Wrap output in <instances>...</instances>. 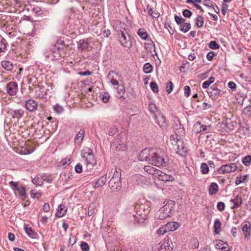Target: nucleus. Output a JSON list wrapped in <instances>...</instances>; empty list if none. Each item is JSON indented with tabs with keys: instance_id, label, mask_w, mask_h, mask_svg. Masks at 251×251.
I'll list each match as a JSON object with an SVG mask.
<instances>
[{
	"instance_id": "obj_1",
	"label": "nucleus",
	"mask_w": 251,
	"mask_h": 251,
	"mask_svg": "<svg viewBox=\"0 0 251 251\" xmlns=\"http://www.w3.org/2000/svg\"><path fill=\"white\" fill-rule=\"evenodd\" d=\"M169 159L164 152L159 149H153L151 152L149 163L157 167H166L168 164Z\"/></svg>"
},
{
	"instance_id": "obj_2",
	"label": "nucleus",
	"mask_w": 251,
	"mask_h": 251,
	"mask_svg": "<svg viewBox=\"0 0 251 251\" xmlns=\"http://www.w3.org/2000/svg\"><path fill=\"white\" fill-rule=\"evenodd\" d=\"M81 155L85 160L87 170H91L97 163L92 149L85 148L81 151Z\"/></svg>"
},
{
	"instance_id": "obj_3",
	"label": "nucleus",
	"mask_w": 251,
	"mask_h": 251,
	"mask_svg": "<svg viewBox=\"0 0 251 251\" xmlns=\"http://www.w3.org/2000/svg\"><path fill=\"white\" fill-rule=\"evenodd\" d=\"M137 211L135 214L133 215L135 224H143L144 223L147 215L150 212L149 208H145L144 205H138L135 207Z\"/></svg>"
},
{
	"instance_id": "obj_4",
	"label": "nucleus",
	"mask_w": 251,
	"mask_h": 251,
	"mask_svg": "<svg viewBox=\"0 0 251 251\" xmlns=\"http://www.w3.org/2000/svg\"><path fill=\"white\" fill-rule=\"evenodd\" d=\"M110 176L112 175V177L109 181V186L112 191L119 190L121 187V173L118 172L116 168L112 169L109 173Z\"/></svg>"
},
{
	"instance_id": "obj_5",
	"label": "nucleus",
	"mask_w": 251,
	"mask_h": 251,
	"mask_svg": "<svg viewBox=\"0 0 251 251\" xmlns=\"http://www.w3.org/2000/svg\"><path fill=\"white\" fill-rule=\"evenodd\" d=\"M171 208L169 205L166 204L162 208L155 212L154 214V218L157 220H163L166 218L171 216Z\"/></svg>"
},
{
	"instance_id": "obj_6",
	"label": "nucleus",
	"mask_w": 251,
	"mask_h": 251,
	"mask_svg": "<svg viewBox=\"0 0 251 251\" xmlns=\"http://www.w3.org/2000/svg\"><path fill=\"white\" fill-rule=\"evenodd\" d=\"M119 42L120 44L125 48L130 49L132 46L131 36L128 32L126 33H122L117 35Z\"/></svg>"
},
{
	"instance_id": "obj_7",
	"label": "nucleus",
	"mask_w": 251,
	"mask_h": 251,
	"mask_svg": "<svg viewBox=\"0 0 251 251\" xmlns=\"http://www.w3.org/2000/svg\"><path fill=\"white\" fill-rule=\"evenodd\" d=\"M9 185L15 192H18L21 199L25 201L26 197L25 188L22 185H19L17 182L13 181H11Z\"/></svg>"
},
{
	"instance_id": "obj_8",
	"label": "nucleus",
	"mask_w": 251,
	"mask_h": 251,
	"mask_svg": "<svg viewBox=\"0 0 251 251\" xmlns=\"http://www.w3.org/2000/svg\"><path fill=\"white\" fill-rule=\"evenodd\" d=\"M126 25L119 20L115 21L113 24V27L117 33V35L122 33H126L128 32Z\"/></svg>"
},
{
	"instance_id": "obj_9",
	"label": "nucleus",
	"mask_w": 251,
	"mask_h": 251,
	"mask_svg": "<svg viewBox=\"0 0 251 251\" xmlns=\"http://www.w3.org/2000/svg\"><path fill=\"white\" fill-rule=\"evenodd\" d=\"M237 169V166L234 163H229L222 165L218 169V172L220 174H225L234 172Z\"/></svg>"
},
{
	"instance_id": "obj_10",
	"label": "nucleus",
	"mask_w": 251,
	"mask_h": 251,
	"mask_svg": "<svg viewBox=\"0 0 251 251\" xmlns=\"http://www.w3.org/2000/svg\"><path fill=\"white\" fill-rule=\"evenodd\" d=\"M154 118L156 124L162 129H165L167 128V123L166 121V118L164 115L161 113H159L157 114H154Z\"/></svg>"
},
{
	"instance_id": "obj_11",
	"label": "nucleus",
	"mask_w": 251,
	"mask_h": 251,
	"mask_svg": "<svg viewBox=\"0 0 251 251\" xmlns=\"http://www.w3.org/2000/svg\"><path fill=\"white\" fill-rule=\"evenodd\" d=\"M176 145H174L175 150L176 152L181 156H184L187 153V148L185 147L183 143L180 140L176 141Z\"/></svg>"
},
{
	"instance_id": "obj_12",
	"label": "nucleus",
	"mask_w": 251,
	"mask_h": 251,
	"mask_svg": "<svg viewBox=\"0 0 251 251\" xmlns=\"http://www.w3.org/2000/svg\"><path fill=\"white\" fill-rule=\"evenodd\" d=\"M153 149H145L139 154V160L141 161H147L149 163V159H151V152Z\"/></svg>"
},
{
	"instance_id": "obj_13",
	"label": "nucleus",
	"mask_w": 251,
	"mask_h": 251,
	"mask_svg": "<svg viewBox=\"0 0 251 251\" xmlns=\"http://www.w3.org/2000/svg\"><path fill=\"white\" fill-rule=\"evenodd\" d=\"M18 90V85L16 82L11 81L6 85V92L11 96L16 94Z\"/></svg>"
},
{
	"instance_id": "obj_14",
	"label": "nucleus",
	"mask_w": 251,
	"mask_h": 251,
	"mask_svg": "<svg viewBox=\"0 0 251 251\" xmlns=\"http://www.w3.org/2000/svg\"><path fill=\"white\" fill-rule=\"evenodd\" d=\"M207 93L212 100H216L220 96V90L217 88V85L215 84L207 91Z\"/></svg>"
},
{
	"instance_id": "obj_15",
	"label": "nucleus",
	"mask_w": 251,
	"mask_h": 251,
	"mask_svg": "<svg viewBox=\"0 0 251 251\" xmlns=\"http://www.w3.org/2000/svg\"><path fill=\"white\" fill-rule=\"evenodd\" d=\"M25 107L29 112H34L37 109L38 104L32 99H29L25 101Z\"/></svg>"
},
{
	"instance_id": "obj_16",
	"label": "nucleus",
	"mask_w": 251,
	"mask_h": 251,
	"mask_svg": "<svg viewBox=\"0 0 251 251\" xmlns=\"http://www.w3.org/2000/svg\"><path fill=\"white\" fill-rule=\"evenodd\" d=\"M241 228L242 231L244 234V237L245 238L249 239L251 236V224L249 222H244L243 223L241 226Z\"/></svg>"
},
{
	"instance_id": "obj_17",
	"label": "nucleus",
	"mask_w": 251,
	"mask_h": 251,
	"mask_svg": "<svg viewBox=\"0 0 251 251\" xmlns=\"http://www.w3.org/2000/svg\"><path fill=\"white\" fill-rule=\"evenodd\" d=\"M78 48L81 51H88L91 49L89 42L85 40H80L79 41Z\"/></svg>"
},
{
	"instance_id": "obj_18",
	"label": "nucleus",
	"mask_w": 251,
	"mask_h": 251,
	"mask_svg": "<svg viewBox=\"0 0 251 251\" xmlns=\"http://www.w3.org/2000/svg\"><path fill=\"white\" fill-rule=\"evenodd\" d=\"M10 114L12 118L19 120V119L23 116L24 114V111L22 109L12 110L10 112Z\"/></svg>"
},
{
	"instance_id": "obj_19",
	"label": "nucleus",
	"mask_w": 251,
	"mask_h": 251,
	"mask_svg": "<svg viewBox=\"0 0 251 251\" xmlns=\"http://www.w3.org/2000/svg\"><path fill=\"white\" fill-rule=\"evenodd\" d=\"M144 169L146 172L154 176L155 177H157L158 174H161V171L151 166H145Z\"/></svg>"
},
{
	"instance_id": "obj_20",
	"label": "nucleus",
	"mask_w": 251,
	"mask_h": 251,
	"mask_svg": "<svg viewBox=\"0 0 251 251\" xmlns=\"http://www.w3.org/2000/svg\"><path fill=\"white\" fill-rule=\"evenodd\" d=\"M24 230L26 234L31 238L34 239L36 238L37 233L29 226L28 224L24 225Z\"/></svg>"
},
{
	"instance_id": "obj_21",
	"label": "nucleus",
	"mask_w": 251,
	"mask_h": 251,
	"mask_svg": "<svg viewBox=\"0 0 251 251\" xmlns=\"http://www.w3.org/2000/svg\"><path fill=\"white\" fill-rule=\"evenodd\" d=\"M145 48L148 52L152 53V51H153V52H154V54H152V55L157 54V53L155 51V44L151 40L149 42L146 43L145 44Z\"/></svg>"
},
{
	"instance_id": "obj_22",
	"label": "nucleus",
	"mask_w": 251,
	"mask_h": 251,
	"mask_svg": "<svg viewBox=\"0 0 251 251\" xmlns=\"http://www.w3.org/2000/svg\"><path fill=\"white\" fill-rule=\"evenodd\" d=\"M168 231H173L179 227L180 224L176 222H170L166 225Z\"/></svg>"
},
{
	"instance_id": "obj_23",
	"label": "nucleus",
	"mask_w": 251,
	"mask_h": 251,
	"mask_svg": "<svg viewBox=\"0 0 251 251\" xmlns=\"http://www.w3.org/2000/svg\"><path fill=\"white\" fill-rule=\"evenodd\" d=\"M67 208L65 205L60 204L55 214L56 216L59 218L64 216L67 212Z\"/></svg>"
},
{
	"instance_id": "obj_24",
	"label": "nucleus",
	"mask_w": 251,
	"mask_h": 251,
	"mask_svg": "<svg viewBox=\"0 0 251 251\" xmlns=\"http://www.w3.org/2000/svg\"><path fill=\"white\" fill-rule=\"evenodd\" d=\"M1 66L3 69L8 71H11L13 69V64L9 61L3 60L1 62Z\"/></svg>"
},
{
	"instance_id": "obj_25",
	"label": "nucleus",
	"mask_w": 251,
	"mask_h": 251,
	"mask_svg": "<svg viewBox=\"0 0 251 251\" xmlns=\"http://www.w3.org/2000/svg\"><path fill=\"white\" fill-rule=\"evenodd\" d=\"M230 201L234 203V205L231 207L232 209L239 207L242 203V200L238 196H236L234 199H231Z\"/></svg>"
},
{
	"instance_id": "obj_26",
	"label": "nucleus",
	"mask_w": 251,
	"mask_h": 251,
	"mask_svg": "<svg viewBox=\"0 0 251 251\" xmlns=\"http://www.w3.org/2000/svg\"><path fill=\"white\" fill-rule=\"evenodd\" d=\"M138 35L143 40H148L149 35L145 29L141 28L138 29L137 31Z\"/></svg>"
},
{
	"instance_id": "obj_27",
	"label": "nucleus",
	"mask_w": 251,
	"mask_h": 251,
	"mask_svg": "<svg viewBox=\"0 0 251 251\" xmlns=\"http://www.w3.org/2000/svg\"><path fill=\"white\" fill-rule=\"evenodd\" d=\"M218 191V186L215 183H211L209 187V194L210 195H214L217 193Z\"/></svg>"
},
{
	"instance_id": "obj_28",
	"label": "nucleus",
	"mask_w": 251,
	"mask_h": 251,
	"mask_svg": "<svg viewBox=\"0 0 251 251\" xmlns=\"http://www.w3.org/2000/svg\"><path fill=\"white\" fill-rule=\"evenodd\" d=\"M107 181L106 175L101 176L96 182L95 187H99L102 186L105 184Z\"/></svg>"
},
{
	"instance_id": "obj_29",
	"label": "nucleus",
	"mask_w": 251,
	"mask_h": 251,
	"mask_svg": "<svg viewBox=\"0 0 251 251\" xmlns=\"http://www.w3.org/2000/svg\"><path fill=\"white\" fill-rule=\"evenodd\" d=\"M156 177L163 181H170L173 178L170 176L167 175L162 172H161V174H158Z\"/></svg>"
},
{
	"instance_id": "obj_30",
	"label": "nucleus",
	"mask_w": 251,
	"mask_h": 251,
	"mask_svg": "<svg viewBox=\"0 0 251 251\" xmlns=\"http://www.w3.org/2000/svg\"><path fill=\"white\" fill-rule=\"evenodd\" d=\"M214 229L215 234H218L220 232L221 229V223L218 219H216L214 222Z\"/></svg>"
},
{
	"instance_id": "obj_31",
	"label": "nucleus",
	"mask_w": 251,
	"mask_h": 251,
	"mask_svg": "<svg viewBox=\"0 0 251 251\" xmlns=\"http://www.w3.org/2000/svg\"><path fill=\"white\" fill-rule=\"evenodd\" d=\"M180 26V30L184 33H186L188 32L191 27V24L189 23H185L181 25Z\"/></svg>"
},
{
	"instance_id": "obj_32",
	"label": "nucleus",
	"mask_w": 251,
	"mask_h": 251,
	"mask_svg": "<svg viewBox=\"0 0 251 251\" xmlns=\"http://www.w3.org/2000/svg\"><path fill=\"white\" fill-rule=\"evenodd\" d=\"M32 182L34 184L41 186L43 184L44 179L40 176H37L32 179Z\"/></svg>"
},
{
	"instance_id": "obj_33",
	"label": "nucleus",
	"mask_w": 251,
	"mask_h": 251,
	"mask_svg": "<svg viewBox=\"0 0 251 251\" xmlns=\"http://www.w3.org/2000/svg\"><path fill=\"white\" fill-rule=\"evenodd\" d=\"M84 130L80 129L79 131L77 133L76 137L75 138V141H77L78 142L81 143L83 139L84 134Z\"/></svg>"
},
{
	"instance_id": "obj_34",
	"label": "nucleus",
	"mask_w": 251,
	"mask_h": 251,
	"mask_svg": "<svg viewBox=\"0 0 251 251\" xmlns=\"http://www.w3.org/2000/svg\"><path fill=\"white\" fill-rule=\"evenodd\" d=\"M153 69L152 66L150 63H146L143 67V71L146 74L151 73Z\"/></svg>"
},
{
	"instance_id": "obj_35",
	"label": "nucleus",
	"mask_w": 251,
	"mask_h": 251,
	"mask_svg": "<svg viewBox=\"0 0 251 251\" xmlns=\"http://www.w3.org/2000/svg\"><path fill=\"white\" fill-rule=\"evenodd\" d=\"M204 23L203 18L202 15H198L196 19V25L198 27H201Z\"/></svg>"
},
{
	"instance_id": "obj_36",
	"label": "nucleus",
	"mask_w": 251,
	"mask_h": 251,
	"mask_svg": "<svg viewBox=\"0 0 251 251\" xmlns=\"http://www.w3.org/2000/svg\"><path fill=\"white\" fill-rule=\"evenodd\" d=\"M168 243L164 242L162 243L157 248V251H170L168 247Z\"/></svg>"
},
{
	"instance_id": "obj_37",
	"label": "nucleus",
	"mask_w": 251,
	"mask_h": 251,
	"mask_svg": "<svg viewBox=\"0 0 251 251\" xmlns=\"http://www.w3.org/2000/svg\"><path fill=\"white\" fill-rule=\"evenodd\" d=\"M168 232L169 231H168L167 227H166V226L165 225L163 226L162 227H160L157 230V233L159 235H163Z\"/></svg>"
},
{
	"instance_id": "obj_38",
	"label": "nucleus",
	"mask_w": 251,
	"mask_h": 251,
	"mask_svg": "<svg viewBox=\"0 0 251 251\" xmlns=\"http://www.w3.org/2000/svg\"><path fill=\"white\" fill-rule=\"evenodd\" d=\"M251 156L249 155L245 156L242 159V162L246 166H249L251 165Z\"/></svg>"
},
{
	"instance_id": "obj_39",
	"label": "nucleus",
	"mask_w": 251,
	"mask_h": 251,
	"mask_svg": "<svg viewBox=\"0 0 251 251\" xmlns=\"http://www.w3.org/2000/svg\"><path fill=\"white\" fill-rule=\"evenodd\" d=\"M175 20L176 24L180 26L181 25L185 23L186 21V19L177 15L175 16Z\"/></svg>"
},
{
	"instance_id": "obj_40",
	"label": "nucleus",
	"mask_w": 251,
	"mask_h": 251,
	"mask_svg": "<svg viewBox=\"0 0 251 251\" xmlns=\"http://www.w3.org/2000/svg\"><path fill=\"white\" fill-rule=\"evenodd\" d=\"M201 170L202 174H207L209 172V168L205 163L201 164Z\"/></svg>"
},
{
	"instance_id": "obj_41",
	"label": "nucleus",
	"mask_w": 251,
	"mask_h": 251,
	"mask_svg": "<svg viewBox=\"0 0 251 251\" xmlns=\"http://www.w3.org/2000/svg\"><path fill=\"white\" fill-rule=\"evenodd\" d=\"M118 132L117 128L115 126L110 127L108 129V134L109 136H114Z\"/></svg>"
},
{
	"instance_id": "obj_42",
	"label": "nucleus",
	"mask_w": 251,
	"mask_h": 251,
	"mask_svg": "<svg viewBox=\"0 0 251 251\" xmlns=\"http://www.w3.org/2000/svg\"><path fill=\"white\" fill-rule=\"evenodd\" d=\"M54 111L57 114H61L64 111L63 107L58 104H56L53 107Z\"/></svg>"
},
{
	"instance_id": "obj_43",
	"label": "nucleus",
	"mask_w": 251,
	"mask_h": 251,
	"mask_svg": "<svg viewBox=\"0 0 251 251\" xmlns=\"http://www.w3.org/2000/svg\"><path fill=\"white\" fill-rule=\"evenodd\" d=\"M150 87L151 90L154 93H157L159 91V89L157 83L154 81H152L150 83Z\"/></svg>"
},
{
	"instance_id": "obj_44",
	"label": "nucleus",
	"mask_w": 251,
	"mask_h": 251,
	"mask_svg": "<svg viewBox=\"0 0 251 251\" xmlns=\"http://www.w3.org/2000/svg\"><path fill=\"white\" fill-rule=\"evenodd\" d=\"M109 96L108 94L104 93V94H100V98L102 100V101L104 103L107 102L109 100Z\"/></svg>"
},
{
	"instance_id": "obj_45",
	"label": "nucleus",
	"mask_w": 251,
	"mask_h": 251,
	"mask_svg": "<svg viewBox=\"0 0 251 251\" xmlns=\"http://www.w3.org/2000/svg\"><path fill=\"white\" fill-rule=\"evenodd\" d=\"M149 109L151 113H153L154 115L155 114V113L157 111V107L156 105L152 102H151L149 104Z\"/></svg>"
},
{
	"instance_id": "obj_46",
	"label": "nucleus",
	"mask_w": 251,
	"mask_h": 251,
	"mask_svg": "<svg viewBox=\"0 0 251 251\" xmlns=\"http://www.w3.org/2000/svg\"><path fill=\"white\" fill-rule=\"evenodd\" d=\"M80 248L82 251H89L90 250L88 244L86 242L83 241L81 242Z\"/></svg>"
},
{
	"instance_id": "obj_47",
	"label": "nucleus",
	"mask_w": 251,
	"mask_h": 251,
	"mask_svg": "<svg viewBox=\"0 0 251 251\" xmlns=\"http://www.w3.org/2000/svg\"><path fill=\"white\" fill-rule=\"evenodd\" d=\"M209 48L213 50H216L220 48V46L215 41H211L209 44Z\"/></svg>"
},
{
	"instance_id": "obj_48",
	"label": "nucleus",
	"mask_w": 251,
	"mask_h": 251,
	"mask_svg": "<svg viewBox=\"0 0 251 251\" xmlns=\"http://www.w3.org/2000/svg\"><path fill=\"white\" fill-rule=\"evenodd\" d=\"M243 113L248 117L251 116V106L249 105L244 108L243 110Z\"/></svg>"
},
{
	"instance_id": "obj_49",
	"label": "nucleus",
	"mask_w": 251,
	"mask_h": 251,
	"mask_svg": "<svg viewBox=\"0 0 251 251\" xmlns=\"http://www.w3.org/2000/svg\"><path fill=\"white\" fill-rule=\"evenodd\" d=\"M173 87H174L173 84L172 82V81H169L167 83L166 86V91L168 93H170L172 92V91L173 90Z\"/></svg>"
},
{
	"instance_id": "obj_50",
	"label": "nucleus",
	"mask_w": 251,
	"mask_h": 251,
	"mask_svg": "<svg viewBox=\"0 0 251 251\" xmlns=\"http://www.w3.org/2000/svg\"><path fill=\"white\" fill-rule=\"evenodd\" d=\"M148 14L153 18H157L160 16V13L157 10L153 9L150 13H148Z\"/></svg>"
},
{
	"instance_id": "obj_51",
	"label": "nucleus",
	"mask_w": 251,
	"mask_h": 251,
	"mask_svg": "<svg viewBox=\"0 0 251 251\" xmlns=\"http://www.w3.org/2000/svg\"><path fill=\"white\" fill-rule=\"evenodd\" d=\"M95 212V208L94 204H91L88 207L87 214L89 216H92Z\"/></svg>"
},
{
	"instance_id": "obj_52",
	"label": "nucleus",
	"mask_w": 251,
	"mask_h": 251,
	"mask_svg": "<svg viewBox=\"0 0 251 251\" xmlns=\"http://www.w3.org/2000/svg\"><path fill=\"white\" fill-rule=\"evenodd\" d=\"M182 15L186 18H190L192 15V12L188 9H185L182 12Z\"/></svg>"
},
{
	"instance_id": "obj_53",
	"label": "nucleus",
	"mask_w": 251,
	"mask_h": 251,
	"mask_svg": "<svg viewBox=\"0 0 251 251\" xmlns=\"http://www.w3.org/2000/svg\"><path fill=\"white\" fill-rule=\"evenodd\" d=\"M184 91L185 97H188L191 93L190 87L189 86H185L184 87Z\"/></svg>"
},
{
	"instance_id": "obj_54",
	"label": "nucleus",
	"mask_w": 251,
	"mask_h": 251,
	"mask_svg": "<svg viewBox=\"0 0 251 251\" xmlns=\"http://www.w3.org/2000/svg\"><path fill=\"white\" fill-rule=\"evenodd\" d=\"M116 149L117 151H124L126 149V147L124 144H119L116 146Z\"/></svg>"
},
{
	"instance_id": "obj_55",
	"label": "nucleus",
	"mask_w": 251,
	"mask_h": 251,
	"mask_svg": "<svg viewBox=\"0 0 251 251\" xmlns=\"http://www.w3.org/2000/svg\"><path fill=\"white\" fill-rule=\"evenodd\" d=\"M75 169L77 173L80 174L82 172V166L78 163L75 165Z\"/></svg>"
},
{
	"instance_id": "obj_56",
	"label": "nucleus",
	"mask_w": 251,
	"mask_h": 251,
	"mask_svg": "<svg viewBox=\"0 0 251 251\" xmlns=\"http://www.w3.org/2000/svg\"><path fill=\"white\" fill-rule=\"evenodd\" d=\"M217 206L218 209L219 211H222L225 209V204L224 202L221 201V202H218Z\"/></svg>"
},
{
	"instance_id": "obj_57",
	"label": "nucleus",
	"mask_w": 251,
	"mask_h": 251,
	"mask_svg": "<svg viewBox=\"0 0 251 251\" xmlns=\"http://www.w3.org/2000/svg\"><path fill=\"white\" fill-rule=\"evenodd\" d=\"M213 2L210 0H204L203 5L209 8H214V6L209 5V4H212Z\"/></svg>"
},
{
	"instance_id": "obj_58",
	"label": "nucleus",
	"mask_w": 251,
	"mask_h": 251,
	"mask_svg": "<svg viewBox=\"0 0 251 251\" xmlns=\"http://www.w3.org/2000/svg\"><path fill=\"white\" fill-rule=\"evenodd\" d=\"M119 94H123L125 92V87L123 85H119L118 88H116Z\"/></svg>"
},
{
	"instance_id": "obj_59",
	"label": "nucleus",
	"mask_w": 251,
	"mask_h": 251,
	"mask_svg": "<svg viewBox=\"0 0 251 251\" xmlns=\"http://www.w3.org/2000/svg\"><path fill=\"white\" fill-rule=\"evenodd\" d=\"M214 55H215V53L214 52H213V51L209 52L206 55V57H207V59H208V60L211 61L213 59Z\"/></svg>"
},
{
	"instance_id": "obj_60",
	"label": "nucleus",
	"mask_w": 251,
	"mask_h": 251,
	"mask_svg": "<svg viewBox=\"0 0 251 251\" xmlns=\"http://www.w3.org/2000/svg\"><path fill=\"white\" fill-rule=\"evenodd\" d=\"M228 6L227 4L223 3L222 7V13L224 15H225L226 12L227 11Z\"/></svg>"
},
{
	"instance_id": "obj_61",
	"label": "nucleus",
	"mask_w": 251,
	"mask_h": 251,
	"mask_svg": "<svg viewBox=\"0 0 251 251\" xmlns=\"http://www.w3.org/2000/svg\"><path fill=\"white\" fill-rule=\"evenodd\" d=\"M6 49V45L5 43L2 41H0V52L4 51Z\"/></svg>"
},
{
	"instance_id": "obj_62",
	"label": "nucleus",
	"mask_w": 251,
	"mask_h": 251,
	"mask_svg": "<svg viewBox=\"0 0 251 251\" xmlns=\"http://www.w3.org/2000/svg\"><path fill=\"white\" fill-rule=\"evenodd\" d=\"M228 86L229 88H230L232 90H235L236 88V84L232 81H230L228 82Z\"/></svg>"
},
{
	"instance_id": "obj_63",
	"label": "nucleus",
	"mask_w": 251,
	"mask_h": 251,
	"mask_svg": "<svg viewBox=\"0 0 251 251\" xmlns=\"http://www.w3.org/2000/svg\"><path fill=\"white\" fill-rule=\"evenodd\" d=\"M62 164L63 166H66V165H69L71 163V160L70 159H66L65 158L64 159H62L61 161Z\"/></svg>"
},
{
	"instance_id": "obj_64",
	"label": "nucleus",
	"mask_w": 251,
	"mask_h": 251,
	"mask_svg": "<svg viewBox=\"0 0 251 251\" xmlns=\"http://www.w3.org/2000/svg\"><path fill=\"white\" fill-rule=\"evenodd\" d=\"M43 209L45 212H49L50 209L49 204L48 203H45L43 206Z\"/></svg>"
}]
</instances>
